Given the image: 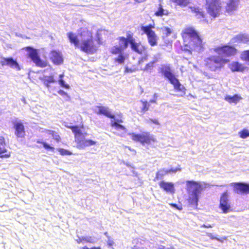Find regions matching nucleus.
Segmentation results:
<instances>
[{
    "mask_svg": "<svg viewBox=\"0 0 249 249\" xmlns=\"http://www.w3.org/2000/svg\"><path fill=\"white\" fill-rule=\"evenodd\" d=\"M175 1L178 4L181 6H186L188 3V0H175Z\"/></svg>",
    "mask_w": 249,
    "mask_h": 249,
    "instance_id": "nucleus-40",
    "label": "nucleus"
},
{
    "mask_svg": "<svg viewBox=\"0 0 249 249\" xmlns=\"http://www.w3.org/2000/svg\"><path fill=\"white\" fill-rule=\"evenodd\" d=\"M76 147L78 149H84L86 147L95 145L96 142L91 140H86L85 137H81L75 140Z\"/></svg>",
    "mask_w": 249,
    "mask_h": 249,
    "instance_id": "nucleus-15",
    "label": "nucleus"
},
{
    "mask_svg": "<svg viewBox=\"0 0 249 249\" xmlns=\"http://www.w3.org/2000/svg\"><path fill=\"white\" fill-rule=\"evenodd\" d=\"M113 245H114V242H113V241L112 239H111L109 238V239H108V241H107V245H108L109 247H111V246H112Z\"/></svg>",
    "mask_w": 249,
    "mask_h": 249,
    "instance_id": "nucleus-50",
    "label": "nucleus"
},
{
    "mask_svg": "<svg viewBox=\"0 0 249 249\" xmlns=\"http://www.w3.org/2000/svg\"><path fill=\"white\" fill-rule=\"evenodd\" d=\"M97 108L98 109V111H97L96 114L104 115L110 119L115 118L114 115L111 114L109 109L107 107L100 106H97Z\"/></svg>",
    "mask_w": 249,
    "mask_h": 249,
    "instance_id": "nucleus-20",
    "label": "nucleus"
},
{
    "mask_svg": "<svg viewBox=\"0 0 249 249\" xmlns=\"http://www.w3.org/2000/svg\"><path fill=\"white\" fill-rule=\"evenodd\" d=\"M159 185L161 189H163L166 192H169L171 190V183H167L162 181L159 183Z\"/></svg>",
    "mask_w": 249,
    "mask_h": 249,
    "instance_id": "nucleus-32",
    "label": "nucleus"
},
{
    "mask_svg": "<svg viewBox=\"0 0 249 249\" xmlns=\"http://www.w3.org/2000/svg\"><path fill=\"white\" fill-rule=\"evenodd\" d=\"M235 193L238 194H249V184L245 182H237L232 183Z\"/></svg>",
    "mask_w": 249,
    "mask_h": 249,
    "instance_id": "nucleus-11",
    "label": "nucleus"
},
{
    "mask_svg": "<svg viewBox=\"0 0 249 249\" xmlns=\"http://www.w3.org/2000/svg\"><path fill=\"white\" fill-rule=\"evenodd\" d=\"M241 97L238 94H234L233 96L226 95L225 100L230 103L236 104L240 100Z\"/></svg>",
    "mask_w": 249,
    "mask_h": 249,
    "instance_id": "nucleus-29",
    "label": "nucleus"
},
{
    "mask_svg": "<svg viewBox=\"0 0 249 249\" xmlns=\"http://www.w3.org/2000/svg\"><path fill=\"white\" fill-rule=\"evenodd\" d=\"M172 194L174 193V184L173 183H172Z\"/></svg>",
    "mask_w": 249,
    "mask_h": 249,
    "instance_id": "nucleus-58",
    "label": "nucleus"
},
{
    "mask_svg": "<svg viewBox=\"0 0 249 249\" xmlns=\"http://www.w3.org/2000/svg\"><path fill=\"white\" fill-rule=\"evenodd\" d=\"M201 227H204V228H212L213 226L210 224H207V225L203 224Z\"/></svg>",
    "mask_w": 249,
    "mask_h": 249,
    "instance_id": "nucleus-55",
    "label": "nucleus"
},
{
    "mask_svg": "<svg viewBox=\"0 0 249 249\" xmlns=\"http://www.w3.org/2000/svg\"><path fill=\"white\" fill-rule=\"evenodd\" d=\"M46 134L51 135L53 137V139L55 141L57 142H59L61 141V137L58 133L54 130L50 129H45L44 131Z\"/></svg>",
    "mask_w": 249,
    "mask_h": 249,
    "instance_id": "nucleus-28",
    "label": "nucleus"
},
{
    "mask_svg": "<svg viewBox=\"0 0 249 249\" xmlns=\"http://www.w3.org/2000/svg\"><path fill=\"white\" fill-rule=\"evenodd\" d=\"M153 28H154V25L152 24L141 27L143 33L146 35L148 43L151 46H156L158 44V37L155 32L152 30Z\"/></svg>",
    "mask_w": 249,
    "mask_h": 249,
    "instance_id": "nucleus-8",
    "label": "nucleus"
},
{
    "mask_svg": "<svg viewBox=\"0 0 249 249\" xmlns=\"http://www.w3.org/2000/svg\"><path fill=\"white\" fill-rule=\"evenodd\" d=\"M164 30L165 32V34L166 35V36H168L171 33V30L169 28H164Z\"/></svg>",
    "mask_w": 249,
    "mask_h": 249,
    "instance_id": "nucleus-49",
    "label": "nucleus"
},
{
    "mask_svg": "<svg viewBox=\"0 0 249 249\" xmlns=\"http://www.w3.org/2000/svg\"><path fill=\"white\" fill-rule=\"evenodd\" d=\"M41 80L43 82L44 85L47 88H50V84L53 83L55 82L53 76V75H51L49 76H45L41 78Z\"/></svg>",
    "mask_w": 249,
    "mask_h": 249,
    "instance_id": "nucleus-27",
    "label": "nucleus"
},
{
    "mask_svg": "<svg viewBox=\"0 0 249 249\" xmlns=\"http://www.w3.org/2000/svg\"><path fill=\"white\" fill-rule=\"evenodd\" d=\"M207 11L212 17L218 16L220 11V3L219 0H207Z\"/></svg>",
    "mask_w": 249,
    "mask_h": 249,
    "instance_id": "nucleus-9",
    "label": "nucleus"
},
{
    "mask_svg": "<svg viewBox=\"0 0 249 249\" xmlns=\"http://www.w3.org/2000/svg\"><path fill=\"white\" fill-rule=\"evenodd\" d=\"M228 197L229 196L227 192L223 193L220 197L219 207L224 213H228L231 209Z\"/></svg>",
    "mask_w": 249,
    "mask_h": 249,
    "instance_id": "nucleus-12",
    "label": "nucleus"
},
{
    "mask_svg": "<svg viewBox=\"0 0 249 249\" xmlns=\"http://www.w3.org/2000/svg\"><path fill=\"white\" fill-rule=\"evenodd\" d=\"M239 136L241 138L246 139L249 137V130L247 129H243L239 132Z\"/></svg>",
    "mask_w": 249,
    "mask_h": 249,
    "instance_id": "nucleus-37",
    "label": "nucleus"
},
{
    "mask_svg": "<svg viewBox=\"0 0 249 249\" xmlns=\"http://www.w3.org/2000/svg\"><path fill=\"white\" fill-rule=\"evenodd\" d=\"M119 41L124 44V48H127L128 44L130 45L131 50L137 54H145L147 48L143 45L141 42H137L133 36V34L127 33L126 37L120 36L118 38Z\"/></svg>",
    "mask_w": 249,
    "mask_h": 249,
    "instance_id": "nucleus-4",
    "label": "nucleus"
},
{
    "mask_svg": "<svg viewBox=\"0 0 249 249\" xmlns=\"http://www.w3.org/2000/svg\"><path fill=\"white\" fill-rule=\"evenodd\" d=\"M207 68L212 71H219L228 60L219 56L213 55L207 58L205 60Z\"/></svg>",
    "mask_w": 249,
    "mask_h": 249,
    "instance_id": "nucleus-5",
    "label": "nucleus"
},
{
    "mask_svg": "<svg viewBox=\"0 0 249 249\" xmlns=\"http://www.w3.org/2000/svg\"><path fill=\"white\" fill-rule=\"evenodd\" d=\"M172 208H176L178 210H180L182 209L181 206H178V205L176 204L172 203Z\"/></svg>",
    "mask_w": 249,
    "mask_h": 249,
    "instance_id": "nucleus-51",
    "label": "nucleus"
},
{
    "mask_svg": "<svg viewBox=\"0 0 249 249\" xmlns=\"http://www.w3.org/2000/svg\"><path fill=\"white\" fill-rule=\"evenodd\" d=\"M36 142L39 144H41L43 146L44 148L46 150L51 151L52 152L54 151V150H55L54 147L51 146V145L49 144L48 143H47L46 142H42L40 140H37L36 141Z\"/></svg>",
    "mask_w": 249,
    "mask_h": 249,
    "instance_id": "nucleus-31",
    "label": "nucleus"
},
{
    "mask_svg": "<svg viewBox=\"0 0 249 249\" xmlns=\"http://www.w3.org/2000/svg\"><path fill=\"white\" fill-rule=\"evenodd\" d=\"M182 37L184 40L183 46L180 45L179 41L175 43V47L178 53H184L187 56H190L193 51L198 52L203 51L202 39L194 28H186L183 32Z\"/></svg>",
    "mask_w": 249,
    "mask_h": 249,
    "instance_id": "nucleus-1",
    "label": "nucleus"
},
{
    "mask_svg": "<svg viewBox=\"0 0 249 249\" xmlns=\"http://www.w3.org/2000/svg\"><path fill=\"white\" fill-rule=\"evenodd\" d=\"M15 135L17 138H23L25 136V129L23 124L20 121L13 122Z\"/></svg>",
    "mask_w": 249,
    "mask_h": 249,
    "instance_id": "nucleus-13",
    "label": "nucleus"
},
{
    "mask_svg": "<svg viewBox=\"0 0 249 249\" xmlns=\"http://www.w3.org/2000/svg\"><path fill=\"white\" fill-rule=\"evenodd\" d=\"M114 119L115 120V121L114 122H117V123H118V124L123 123V120L121 118L120 119H115L114 118Z\"/></svg>",
    "mask_w": 249,
    "mask_h": 249,
    "instance_id": "nucleus-53",
    "label": "nucleus"
},
{
    "mask_svg": "<svg viewBox=\"0 0 249 249\" xmlns=\"http://www.w3.org/2000/svg\"><path fill=\"white\" fill-rule=\"evenodd\" d=\"M241 59L246 61L249 65V50L242 52L240 55Z\"/></svg>",
    "mask_w": 249,
    "mask_h": 249,
    "instance_id": "nucleus-33",
    "label": "nucleus"
},
{
    "mask_svg": "<svg viewBox=\"0 0 249 249\" xmlns=\"http://www.w3.org/2000/svg\"><path fill=\"white\" fill-rule=\"evenodd\" d=\"M125 60L126 56L122 53L119 54L117 57L114 58L113 62L116 65H122L124 63Z\"/></svg>",
    "mask_w": 249,
    "mask_h": 249,
    "instance_id": "nucleus-30",
    "label": "nucleus"
},
{
    "mask_svg": "<svg viewBox=\"0 0 249 249\" xmlns=\"http://www.w3.org/2000/svg\"><path fill=\"white\" fill-rule=\"evenodd\" d=\"M239 0H229L227 4L226 11L228 12L235 10L238 5Z\"/></svg>",
    "mask_w": 249,
    "mask_h": 249,
    "instance_id": "nucleus-25",
    "label": "nucleus"
},
{
    "mask_svg": "<svg viewBox=\"0 0 249 249\" xmlns=\"http://www.w3.org/2000/svg\"><path fill=\"white\" fill-rule=\"evenodd\" d=\"M50 60L53 64L55 65H60L63 63V57L59 52L53 50L50 52Z\"/></svg>",
    "mask_w": 249,
    "mask_h": 249,
    "instance_id": "nucleus-18",
    "label": "nucleus"
},
{
    "mask_svg": "<svg viewBox=\"0 0 249 249\" xmlns=\"http://www.w3.org/2000/svg\"><path fill=\"white\" fill-rule=\"evenodd\" d=\"M23 49L29 52L28 53V57L31 58L37 67L43 68L49 65L47 61L41 59L37 49L30 46L25 47Z\"/></svg>",
    "mask_w": 249,
    "mask_h": 249,
    "instance_id": "nucleus-7",
    "label": "nucleus"
},
{
    "mask_svg": "<svg viewBox=\"0 0 249 249\" xmlns=\"http://www.w3.org/2000/svg\"><path fill=\"white\" fill-rule=\"evenodd\" d=\"M141 102L142 105V107L141 108V112L144 113L149 110L150 105L149 104V103H148L147 101L141 100Z\"/></svg>",
    "mask_w": 249,
    "mask_h": 249,
    "instance_id": "nucleus-34",
    "label": "nucleus"
},
{
    "mask_svg": "<svg viewBox=\"0 0 249 249\" xmlns=\"http://www.w3.org/2000/svg\"><path fill=\"white\" fill-rule=\"evenodd\" d=\"M208 236L211 239H215L217 241H220L219 239H218L217 237H214L212 233H207Z\"/></svg>",
    "mask_w": 249,
    "mask_h": 249,
    "instance_id": "nucleus-48",
    "label": "nucleus"
},
{
    "mask_svg": "<svg viewBox=\"0 0 249 249\" xmlns=\"http://www.w3.org/2000/svg\"><path fill=\"white\" fill-rule=\"evenodd\" d=\"M154 62H152L148 64H147L146 66H145L144 70H148L149 69H150L151 68L153 67Z\"/></svg>",
    "mask_w": 249,
    "mask_h": 249,
    "instance_id": "nucleus-45",
    "label": "nucleus"
},
{
    "mask_svg": "<svg viewBox=\"0 0 249 249\" xmlns=\"http://www.w3.org/2000/svg\"><path fill=\"white\" fill-rule=\"evenodd\" d=\"M230 68L232 72H242L245 70L246 67L238 62H233L230 65Z\"/></svg>",
    "mask_w": 249,
    "mask_h": 249,
    "instance_id": "nucleus-23",
    "label": "nucleus"
},
{
    "mask_svg": "<svg viewBox=\"0 0 249 249\" xmlns=\"http://www.w3.org/2000/svg\"><path fill=\"white\" fill-rule=\"evenodd\" d=\"M96 41L98 44L101 45L103 43L102 39L101 37V34L100 31H98L96 33Z\"/></svg>",
    "mask_w": 249,
    "mask_h": 249,
    "instance_id": "nucleus-41",
    "label": "nucleus"
},
{
    "mask_svg": "<svg viewBox=\"0 0 249 249\" xmlns=\"http://www.w3.org/2000/svg\"><path fill=\"white\" fill-rule=\"evenodd\" d=\"M0 64L1 66H8L12 68H15L17 70H20V68L19 64L17 62L16 60H14L12 57L2 58L1 60L0 61Z\"/></svg>",
    "mask_w": 249,
    "mask_h": 249,
    "instance_id": "nucleus-16",
    "label": "nucleus"
},
{
    "mask_svg": "<svg viewBox=\"0 0 249 249\" xmlns=\"http://www.w3.org/2000/svg\"><path fill=\"white\" fill-rule=\"evenodd\" d=\"M148 123L149 124H154L156 125H159L160 123L159 121L157 119H149L148 121Z\"/></svg>",
    "mask_w": 249,
    "mask_h": 249,
    "instance_id": "nucleus-43",
    "label": "nucleus"
},
{
    "mask_svg": "<svg viewBox=\"0 0 249 249\" xmlns=\"http://www.w3.org/2000/svg\"><path fill=\"white\" fill-rule=\"evenodd\" d=\"M80 249H101L100 247H92L90 248H88L87 246H84L80 248Z\"/></svg>",
    "mask_w": 249,
    "mask_h": 249,
    "instance_id": "nucleus-47",
    "label": "nucleus"
},
{
    "mask_svg": "<svg viewBox=\"0 0 249 249\" xmlns=\"http://www.w3.org/2000/svg\"><path fill=\"white\" fill-rule=\"evenodd\" d=\"M160 72L162 75L167 78L171 82V70L169 65L162 66L160 69Z\"/></svg>",
    "mask_w": 249,
    "mask_h": 249,
    "instance_id": "nucleus-22",
    "label": "nucleus"
},
{
    "mask_svg": "<svg viewBox=\"0 0 249 249\" xmlns=\"http://www.w3.org/2000/svg\"><path fill=\"white\" fill-rule=\"evenodd\" d=\"M162 176H163V175L161 173H160V172H158L156 173V175L155 178L154 179V181H156L157 180L161 179L162 178Z\"/></svg>",
    "mask_w": 249,
    "mask_h": 249,
    "instance_id": "nucleus-42",
    "label": "nucleus"
},
{
    "mask_svg": "<svg viewBox=\"0 0 249 249\" xmlns=\"http://www.w3.org/2000/svg\"><path fill=\"white\" fill-rule=\"evenodd\" d=\"M191 9L192 11L196 13V16L197 19H199L200 21H206V19L204 13L201 9L199 7H193Z\"/></svg>",
    "mask_w": 249,
    "mask_h": 249,
    "instance_id": "nucleus-24",
    "label": "nucleus"
},
{
    "mask_svg": "<svg viewBox=\"0 0 249 249\" xmlns=\"http://www.w3.org/2000/svg\"><path fill=\"white\" fill-rule=\"evenodd\" d=\"M111 126L113 127H115L117 130H125L126 128L124 126L117 123V122H111Z\"/></svg>",
    "mask_w": 249,
    "mask_h": 249,
    "instance_id": "nucleus-35",
    "label": "nucleus"
},
{
    "mask_svg": "<svg viewBox=\"0 0 249 249\" xmlns=\"http://www.w3.org/2000/svg\"><path fill=\"white\" fill-rule=\"evenodd\" d=\"M164 15V10L161 4H159V9L155 13V15L157 17H161Z\"/></svg>",
    "mask_w": 249,
    "mask_h": 249,
    "instance_id": "nucleus-39",
    "label": "nucleus"
},
{
    "mask_svg": "<svg viewBox=\"0 0 249 249\" xmlns=\"http://www.w3.org/2000/svg\"><path fill=\"white\" fill-rule=\"evenodd\" d=\"M131 139L141 143L142 145H150L156 142L155 137L148 132H143L141 134L131 133L130 134Z\"/></svg>",
    "mask_w": 249,
    "mask_h": 249,
    "instance_id": "nucleus-6",
    "label": "nucleus"
},
{
    "mask_svg": "<svg viewBox=\"0 0 249 249\" xmlns=\"http://www.w3.org/2000/svg\"><path fill=\"white\" fill-rule=\"evenodd\" d=\"M67 127L71 130L74 136L75 141L77 138H80L81 137H85V136L88 135L87 133L86 132H82L80 128L84 127L83 125L80 127L77 125H70L67 126Z\"/></svg>",
    "mask_w": 249,
    "mask_h": 249,
    "instance_id": "nucleus-19",
    "label": "nucleus"
},
{
    "mask_svg": "<svg viewBox=\"0 0 249 249\" xmlns=\"http://www.w3.org/2000/svg\"><path fill=\"white\" fill-rule=\"evenodd\" d=\"M63 74H60L59 75V79L58 80V82H59L60 85L62 87L66 89H70V86L68 84L65 83L64 81L63 80Z\"/></svg>",
    "mask_w": 249,
    "mask_h": 249,
    "instance_id": "nucleus-36",
    "label": "nucleus"
},
{
    "mask_svg": "<svg viewBox=\"0 0 249 249\" xmlns=\"http://www.w3.org/2000/svg\"><path fill=\"white\" fill-rule=\"evenodd\" d=\"M172 85L174 87V91L177 92V94L172 93L173 96L178 97H183L186 93V89L184 86L182 85L178 79L172 73Z\"/></svg>",
    "mask_w": 249,
    "mask_h": 249,
    "instance_id": "nucleus-10",
    "label": "nucleus"
},
{
    "mask_svg": "<svg viewBox=\"0 0 249 249\" xmlns=\"http://www.w3.org/2000/svg\"><path fill=\"white\" fill-rule=\"evenodd\" d=\"M6 142L5 138L0 135V158H8L11 156V153L8 152L7 149L5 147Z\"/></svg>",
    "mask_w": 249,
    "mask_h": 249,
    "instance_id": "nucleus-17",
    "label": "nucleus"
},
{
    "mask_svg": "<svg viewBox=\"0 0 249 249\" xmlns=\"http://www.w3.org/2000/svg\"><path fill=\"white\" fill-rule=\"evenodd\" d=\"M134 0L137 2L141 3V2L145 1L146 0Z\"/></svg>",
    "mask_w": 249,
    "mask_h": 249,
    "instance_id": "nucleus-57",
    "label": "nucleus"
},
{
    "mask_svg": "<svg viewBox=\"0 0 249 249\" xmlns=\"http://www.w3.org/2000/svg\"><path fill=\"white\" fill-rule=\"evenodd\" d=\"M127 48H124V44H121L120 43L119 46H113L110 50V53L111 54L113 55H116L117 54L122 53L123 52L124 50L126 49Z\"/></svg>",
    "mask_w": 249,
    "mask_h": 249,
    "instance_id": "nucleus-26",
    "label": "nucleus"
},
{
    "mask_svg": "<svg viewBox=\"0 0 249 249\" xmlns=\"http://www.w3.org/2000/svg\"><path fill=\"white\" fill-rule=\"evenodd\" d=\"M147 55H145L144 56H142V57H141L138 61V63L139 64H141L143 62H144V61H145L146 60H147Z\"/></svg>",
    "mask_w": 249,
    "mask_h": 249,
    "instance_id": "nucleus-44",
    "label": "nucleus"
},
{
    "mask_svg": "<svg viewBox=\"0 0 249 249\" xmlns=\"http://www.w3.org/2000/svg\"><path fill=\"white\" fill-rule=\"evenodd\" d=\"M216 50L219 54L228 57L233 55L236 53V49L234 47L229 45L219 47Z\"/></svg>",
    "mask_w": 249,
    "mask_h": 249,
    "instance_id": "nucleus-14",
    "label": "nucleus"
},
{
    "mask_svg": "<svg viewBox=\"0 0 249 249\" xmlns=\"http://www.w3.org/2000/svg\"><path fill=\"white\" fill-rule=\"evenodd\" d=\"M186 183L187 191L190 197L189 202L193 207H196L199 195L204 189L203 185L194 180H187Z\"/></svg>",
    "mask_w": 249,
    "mask_h": 249,
    "instance_id": "nucleus-3",
    "label": "nucleus"
},
{
    "mask_svg": "<svg viewBox=\"0 0 249 249\" xmlns=\"http://www.w3.org/2000/svg\"><path fill=\"white\" fill-rule=\"evenodd\" d=\"M148 103H149V104L150 105L151 103H154V104H156L157 103V101H156V99H152V100H150L149 102H148Z\"/></svg>",
    "mask_w": 249,
    "mask_h": 249,
    "instance_id": "nucleus-56",
    "label": "nucleus"
},
{
    "mask_svg": "<svg viewBox=\"0 0 249 249\" xmlns=\"http://www.w3.org/2000/svg\"><path fill=\"white\" fill-rule=\"evenodd\" d=\"M67 35L70 42L75 48L79 49L87 54H93L97 52L98 47L94 43L92 32L88 28L80 29L78 35L81 37V42L77 36L72 32H69Z\"/></svg>",
    "mask_w": 249,
    "mask_h": 249,
    "instance_id": "nucleus-2",
    "label": "nucleus"
},
{
    "mask_svg": "<svg viewBox=\"0 0 249 249\" xmlns=\"http://www.w3.org/2000/svg\"><path fill=\"white\" fill-rule=\"evenodd\" d=\"M57 151L59 152L60 154L62 156H66V155H71L72 153L66 149H64L63 148H58L57 149Z\"/></svg>",
    "mask_w": 249,
    "mask_h": 249,
    "instance_id": "nucleus-38",
    "label": "nucleus"
},
{
    "mask_svg": "<svg viewBox=\"0 0 249 249\" xmlns=\"http://www.w3.org/2000/svg\"><path fill=\"white\" fill-rule=\"evenodd\" d=\"M58 93L61 96H66L67 97H68L69 98H70V97L68 95V94H67V93H66V92H65L64 91L62 90H59L58 91Z\"/></svg>",
    "mask_w": 249,
    "mask_h": 249,
    "instance_id": "nucleus-46",
    "label": "nucleus"
},
{
    "mask_svg": "<svg viewBox=\"0 0 249 249\" xmlns=\"http://www.w3.org/2000/svg\"><path fill=\"white\" fill-rule=\"evenodd\" d=\"M232 42H242L249 44V35L240 34L234 37L232 39Z\"/></svg>",
    "mask_w": 249,
    "mask_h": 249,
    "instance_id": "nucleus-21",
    "label": "nucleus"
},
{
    "mask_svg": "<svg viewBox=\"0 0 249 249\" xmlns=\"http://www.w3.org/2000/svg\"><path fill=\"white\" fill-rule=\"evenodd\" d=\"M180 170H181V168H176L174 169L172 167V173H175L177 172H178V171H180Z\"/></svg>",
    "mask_w": 249,
    "mask_h": 249,
    "instance_id": "nucleus-54",
    "label": "nucleus"
},
{
    "mask_svg": "<svg viewBox=\"0 0 249 249\" xmlns=\"http://www.w3.org/2000/svg\"><path fill=\"white\" fill-rule=\"evenodd\" d=\"M134 71L133 70H132L131 69L128 68L127 67H126L124 70V73H129V72H132Z\"/></svg>",
    "mask_w": 249,
    "mask_h": 249,
    "instance_id": "nucleus-52",
    "label": "nucleus"
}]
</instances>
